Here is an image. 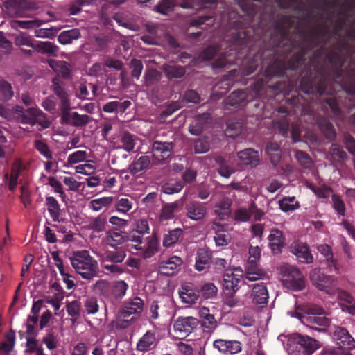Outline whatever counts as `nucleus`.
<instances>
[{
	"mask_svg": "<svg viewBox=\"0 0 355 355\" xmlns=\"http://www.w3.org/2000/svg\"><path fill=\"white\" fill-rule=\"evenodd\" d=\"M214 159L218 166V172L221 176L228 178L234 172L223 156L218 155Z\"/></svg>",
	"mask_w": 355,
	"mask_h": 355,
	"instance_id": "a18cd8bd",
	"label": "nucleus"
},
{
	"mask_svg": "<svg viewBox=\"0 0 355 355\" xmlns=\"http://www.w3.org/2000/svg\"><path fill=\"white\" fill-rule=\"evenodd\" d=\"M128 285L123 280L111 283L110 302L114 303L121 300L125 296Z\"/></svg>",
	"mask_w": 355,
	"mask_h": 355,
	"instance_id": "393cba45",
	"label": "nucleus"
},
{
	"mask_svg": "<svg viewBox=\"0 0 355 355\" xmlns=\"http://www.w3.org/2000/svg\"><path fill=\"white\" fill-rule=\"evenodd\" d=\"M106 239L107 244L113 248H119V245L127 241V233L121 230L113 228L107 232Z\"/></svg>",
	"mask_w": 355,
	"mask_h": 355,
	"instance_id": "b1692460",
	"label": "nucleus"
},
{
	"mask_svg": "<svg viewBox=\"0 0 355 355\" xmlns=\"http://www.w3.org/2000/svg\"><path fill=\"white\" fill-rule=\"evenodd\" d=\"M327 52L322 46L317 49L301 73L300 90L309 98L322 102L324 110L329 107L334 116L340 117L342 111L334 93L342 91L355 99V64L343 69L345 59L343 51L349 52L351 45L338 40Z\"/></svg>",
	"mask_w": 355,
	"mask_h": 355,
	"instance_id": "f257e3e1",
	"label": "nucleus"
},
{
	"mask_svg": "<svg viewBox=\"0 0 355 355\" xmlns=\"http://www.w3.org/2000/svg\"><path fill=\"white\" fill-rule=\"evenodd\" d=\"M107 225L106 216L100 214L96 217H92L89 219L87 228L94 233H101L105 230Z\"/></svg>",
	"mask_w": 355,
	"mask_h": 355,
	"instance_id": "c9c22d12",
	"label": "nucleus"
},
{
	"mask_svg": "<svg viewBox=\"0 0 355 355\" xmlns=\"http://www.w3.org/2000/svg\"><path fill=\"white\" fill-rule=\"evenodd\" d=\"M136 136L130 134L129 132H124L120 139L122 144V148L127 152H130L134 150L135 146Z\"/></svg>",
	"mask_w": 355,
	"mask_h": 355,
	"instance_id": "8fccbe9b",
	"label": "nucleus"
},
{
	"mask_svg": "<svg viewBox=\"0 0 355 355\" xmlns=\"http://www.w3.org/2000/svg\"><path fill=\"white\" fill-rule=\"evenodd\" d=\"M179 295L184 303L195 304L199 298L200 291L192 284L182 285L179 291Z\"/></svg>",
	"mask_w": 355,
	"mask_h": 355,
	"instance_id": "412c9836",
	"label": "nucleus"
},
{
	"mask_svg": "<svg viewBox=\"0 0 355 355\" xmlns=\"http://www.w3.org/2000/svg\"><path fill=\"white\" fill-rule=\"evenodd\" d=\"M248 94L243 90L234 91L226 98L225 103L234 107L244 106L248 101Z\"/></svg>",
	"mask_w": 355,
	"mask_h": 355,
	"instance_id": "c85d7f7f",
	"label": "nucleus"
},
{
	"mask_svg": "<svg viewBox=\"0 0 355 355\" xmlns=\"http://www.w3.org/2000/svg\"><path fill=\"white\" fill-rule=\"evenodd\" d=\"M277 3L281 8H293L297 12L306 10L302 0H277Z\"/></svg>",
	"mask_w": 355,
	"mask_h": 355,
	"instance_id": "de8ad7c7",
	"label": "nucleus"
},
{
	"mask_svg": "<svg viewBox=\"0 0 355 355\" xmlns=\"http://www.w3.org/2000/svg\"><path fill=\"white\" fill-rule=\"evenodd\" d=\"M295 158L299 164L305 168H310L313 164L312 159L309 155L301 150H297L295 151Z\"/></svg>",
	"mask_w": 355,
	"mask_h": 355,
	"instance_id": "bf43d9fd",
	"label": "nucleus"
},
{
	"mask_svg": "<svg viewBox=\"0 0 355 355\" xmlns=\"http://www.w3.org/2000/svg\"><path fill=\"white\" fill-rule=\"evenodd\" d=\"M338 298L340 301L345 302L348 305L347 306V310L348 313H353L355 311V305L354 304V298L347 291H339Z\"/></svg>",
	"mask_w": 355,
	"mask_h": 355,
	"instance_id": "69168bd1",
	"label": "nucleus"
},
{
	"mask_svg": "<svg viewBox=\"0 0 355 355\" xmlns=\"http://www.w3.org/2000/svg\"><path fill=\"white\" fill-rule=\"evenodd\" d=\"M292 252L302 263H311L313 261V257L310 252L309 246L306 243H296L293 247Z\"/></svg>",
	"mask_w": 355,
	"mask_h": 355,
	"instance_id": "bb28decb",
	"label": "nucleus"
},
{
	"mask_svg": "<svg viewBox=\"0 0 355 355\" xmlns=\"http://www.w3.org/2000/svg\"><path fill=\"white\" fill-rule=\"evenodd\" d=\"M293 341L295 349L302 355H311L318 347V342L308 336L299 334L294 335Z\"/></svg>",
	"mask_w": 355,
	"mask_h": 355,
	"instance_id": "f8f14e48",
	"label": "nucleus"
},
{
	"mask_svg": "<svg viewBox=\"0 0 355 355\" xmlns=\"http://www.w3.org/2000/svg\"><path fill=\"white\" fill-rule=\"evenodd\" d=\"M240 282V278L234 273L225 274L223 283L224 293L235 294L239 288V284Z\"/></svg>",
	"mask_w": 355,
	"mask_h": 355,
	"instance_id": "c756f323",
	"label": "nucleus"
},
{
	"mask_svg": "<svg viewBox=\"0 0 355 355\" xmlns=\"http://www.w3.org/2000/svg\"><path fill=\"white\" fill-rule=\"evenodd\" d=\"M59 30L60 28L56 27L36 28L34 30V35L39 38L53 39Z\"/></svg>",
	"mask_w": 355,
	"mask_h": 355,
	"instance_id": "864d4df0",
	"label": "nucleus"
},
{
	"mask_svg": "<svg viewBox=\"0 0 355 355\" xmlns=\"http://www.w3.org/2000/svg\"><path fill=\"white\" fill-rule=\"evenodd\" d=\"M199 320L196 318L178 317L174 323V329L183 336H188L199 325Z\"/></svg>",
	"mask_w": 355,
	"mask_h": 355,
	"instance_id": "4468645a",
	"label": "nucleus"
},
{
	"mask_svg": "<svg viewBox=\"0 0 355 355\" xmlns=\"http://www.w3.org/2000/svg\"><path fill=\"white\" fill-rule=\"evenodd\" d=\"M238 158L241 163L251 168L256 167L260 162L258 151L252 148H246L237 153Z\"/></svg>",
	"mask_w": 355,
	"mask_h": 355,
	"instance_id": "4be33fe9",
	"label": "nucleus"
},
{
	"mask_svg": "<svg viewBox=\"0 0 355 355\" xmlns=\"http://www.w3.org/2000/svg\"><path fill=\"white\" fill-rule=\"evenodd\" d=\"M269 248L274 254H279L286 246V237L282 231L272 228L268 236Z\"/></svg>",
	"mask_w": 355,
	"mask_h": 355,
	"instance_id": "dca6fc26",
	"label": "nucleus"
},
{
	"mask_svg": "<svg viewBox=\"0 0 355 355\" xmlns=\"http://www.w3.org/2000/svg\"><path fill=\"white\" fill-rule=\"evenodd\" d=\"M14 112L18 122L22 124H28L31 126L38 124L43 129L50 126V122L46 115L39 108L31 107L24 109L21 105H16L14 107Z\"/></svg>",
	"mask_w": 355,
	"mask_h": 355,
	"instance_id": "423d86ee",
	"label": "nucleus"
},
{
	"mask_svg": "<svg viewBox=\"0 0 355 355\" xmlns=\"http://www.w3.org/2000/svg\"><path fill=\"white\" fill-rule=\"evenodd\" d=\"M257 266H252L250 264H247L246 266V274L245 279L249 281H256L263 278L266 272L262 270L257 268Z\"/></svg>",
	"mask_w": 355,
	"mask_h": 355,
	"instance_id": "3c124183",
	"label": "nucleus"
},
{
	"mask_svg": "<svg viewBox=\"0 0 355 355\" xmlns=\"http://www.w3.org/2000/svg\"><path fill=\"white\" fill-rule=\"evenodd\" d=\"M308 188L310 189L318 198H327L329 196V194L332 192V189L323 184L322 187H315L312 184L308 185Z\"/></svg>",
	"mask_w": 355,
	"mask_h": 355,
	"instance_id": "0e129e2a",
	"label": "nucleus"
},
{
	"mask_svg": "<svg viewBox=\"0 0 355 355\" xmlns=\"http://www.w3.org/2000/svg\"><path fill=\"white\" fill-rule=\"evenodd\" d=\"M33 49L42 54H47L49 56L56 57L59 47L49 41H39L35 44Z\"/></svg>",
	"mask_w": 355,
	"mask_h": 355,
	"instance_id": "473e14b6",
	"label": "nucleus"
},
{
	"mask_svg": "<svg viewBox=\"0 0 355 355\" xmlns=\"http://www.w3.org/2000/svg\"><path fill=\"white\" fill-rule=\"evenodd\" d=\"M309 279L313 286L318 289L332 294L337 290V279L334 276L327 275L321 271L320 268H314L311 270Z\"/></svg>",
	"mask_w": 355,
	"mask_h": 355,
	"instance_id": "1a4fd4ad",
	"label": "nucleus"
},
{
	"mask_svg": "<svg viewBox=\"0 0 355 355\" xmlns=\"http://www.w3.org/2000/svg\"><path fill=\"white\" fill-rule=\"evenodd\" d=\"M214 348L225 354H236L241 352L242 345L238 340L218 339L213 343Z\"/></svg>",
	"mask_w": 355,
	"mask_h": 355,
	"instance_id": "a211bd4d",
	"label": "nucleus"
},
{
	"mask_svg": "<svg viewBox=\"0 0 355 355\" xmlns=\"http://www.w3.org/2000/svg\"><path fill=\"white\" fill-rule=\"evenodd\" d=\"M210 148L209 141L205 138H199L195 141L194 152L196 154H202L209 151Z\"/></svg>",
	"mask_w": 355,
	"mask_h": 355,
	"instance_id": "774afa93",
	"label": "nucleus"
},
{
	"mask_svg": "<svg viewBox=\"0 0 355 355\" xmlns=\"http://www.w3.org/2000/svg\"><path fill=\"white\" fill-rule=\"evenodd\" d=\"M211 120L208 113H203L196 116L192 123L189 127V132L195 136L200 135L205 128V125Z\"/></svg>",
	"mask_w": 355,
	"mask_h": 355,
	"instance_id": "cd10ccee",
	"label": "nucleus"
},
{
	"mask_svg": "<svg viewBox=\"0 0 355 355\" xmlns=\"http://www.w3.org/2000/svg\"><path fill=\"white\" fill-rule=\"evenodd\" d=\"M199 325L204 333L211 334L218 327L217 321L214 316L199 320Z\"/></svg>",
	"mask_w": 355,
	"mask_h": 355,
	"instance_id": "603ef678",
	"label": "nucleus"
},
{
	"mask_svg": "<svg viewBox=\"0 0 355 355\" xmlns=\"http://www.w3.org/2000/svg\"><path fill=\"white\" fill-rule=\"evenodd\" d=\"M114 200V197H102L92 200L89 202V207L94 211H100L103 207H107Z\"/></svg>",
	"mask_w": 355,
	"mask_h": 355,
	"instance_id": "09e8293b",
	"label": "nucleus"
},
{
	"mask_svg": "<svg viewBox=\"0 0 355 355\" xmlns=\"http://www.w3.org/2000/svg\"><path fill=\"white\" fill-rule=\"evenodd\" d=\"M144 306V301L136 297L121 308L119 311V318H129L132 315H135L137 317L142 312Z\"/></svg>",
	"mask_w": 355,
	"mask_h": 355,
	"instance_id": "f3484780",
	"label": "nucleus"
},
{
	"mask_svg": "<svg viewBox=\"0 0 355 355\" xmlns=\"http://www.w3.org/2000/svg\"><path fill=\"white\" fill-rule=\"evenodd\" d=\"M14 93L11 84L6 80L0 81V96L4 101L10 99Z\"/></svg>",
	"mask_w": 355,
	"mask_h": 355,
	"instance_id": "338daca9",
	"label": "nucleus"
},
{
	"mask_svg": "<svg viewBox=\"0 0 355 355\" xmlns=\"http://www.w3.org/2000/svg\"><path fill=\"white\" fill-rule=\"evenodd\" d=\"M183 187L184 184L181 181L175 182H171L164 184L161 187V191L166 194L171 195L179 193L182 191Z\"/></svg>",
	"mask_w": 355,
	"mask_h": 355,
	"instance_id": "6e6d98bb",
	"label": "nucleus"
},
{
	"mask_svg": "<svg viewBox=\"0 0 355 355\" xmlns=\"http://www.w3.org/2000/svg\"><path fill=\"white\" fill-rule=\"evenodd\" d=\"M150 164V158L147 155H142L129 166V171L132 175L146 170Z\"/></svg>",
	"mask_w": 355,
	"mask_h": 355,
	"instance_id": "e433bc0d",
	"label": "nucleus"
},
{
	"mask_svg": "<svg viewBox=\"0 0 355 355\" xmlns=\"http://www.w3.org/2000/svg\"><path fill=\"white\" fill-rule=\"evenodd\" d=\"M211 252L206 248H199L196 256L195 268L203 271L210 266Z\"/></svg>",
	"mask_w": 355,
	"mask_h": 355,
	"instance_id": "a878e982",
	"label": "nucleus"
},
{
	"mask_svg": "<svg viewBox=\"0 0 355 355\" xmlns=\"http://www.w3.org/2000/svg\"><path fill=\"white\" fill-rule=\"evenodd\" d=\"M187 216L193 220H200L207 214V207L198 201H190L185 205Z\"/></svg>",
	"mask_w": 355,
	"mask_h": 355,
	"instance_id": "6ab92c4d",
	"label": "nucleus"
},
{
	"mask_svg": "<svg viewBox=\"0 0 355 355\" xmlns=\"http://www.w3.org/2000/svg\"><path fill=\"white\" fill-rule=\"evenodd\" d=\"M242 123L240 122H228L225 130V135L230 138L238 136L242 130Z\"/></svg>",
	"mask_w": 355,
	"mask_h": 355,
	"instance_id": "052dcab7",
	"label": "nucleus"
},
{
	"mask_svg": "<svg viewBox=\"0 0 355 355\" xmlns=\"http://www.w3.org/2000/svg\"><path fill=\"white\" fill-rule=\"evenodd\" d=\"M70 260L73 268L83 279L90 280L97 275L98 263L87 250L74 252Z\"/></svg>",
	"mask_w": 355,
	"mask_h": 355,
	"instance_id": "39448f33",
	"label": "nucleus"
},
{
	"mask_svg": "<svg viewBox=\"0 0 355 355\" xmlns=\"http://www.w3.org/2000/svg\"><path fill=\"white\" fill-rule=\"evenodd\" d=\"M111 283L105 279L98 280L94 286L95 293L110 302Z\"/></svg>",
	"mask_w": 355,
	"mask_h": 355,
	"instance_id": "c03bdc74",
	"label": "nucleus"
},
{
	"mask_svg": "<svg viewBox=\"0 0 355 355\" xmlns=\"http://www.w3.org/2000/svg\"><path fill=\"white\" fill-rule=\"evenodd\" d=\"M175 146L173 141L155 140L151 148L153 158L157 162H164L169 159L173 153Z\"/></svg>",
	"mask_w": 355,
	"mask_h": 355,
	"instance_id": "9b49d317",
	"label": "nucleus"
},
{
	"mask_svg": "<svg viewBox=\"0 0 355 355\" xmlns=\"http://www.w3.org/2000/svg\"><path fill=\"white\" fill-rule=\"evenodd\" d=\"M53 87L54 94L60 101L61 123L74 127L86 125L91 121L90 116L80 114L77 112H70L71 103L66 89L60 85L58 80L55 79L53 80Z\"/></svg>",
	"mask_w": 355,
	"mask_h": 355,
	"instance_id": "20e7f679",
	"label": "nucleus"
},
{
	"mask_svg": "<svg viewBox=\"0 0 355 355\" xmlns=\"http://www.w3.org/2000/svg\"><path fill=\"white\" fill-rule=\"evenodd\" d=\"M295 23V17L291 15H282L275 21L271 33V41L286 53L290 58V62L286 64L277 60L269 67L268 72H271L275 67V69L272 73H279L286 66L292 69H300L306 64V56L309 53H314L317 49L322 46L324 47L327 44L328 40L325 38L329 36V30L326 25L313 26L309 32L300 29L297 25L291 35L290 30Z\"/></svg>",
	"mask_w": 355,
	"mask_h": 355,
	"instance_id": "f03ea898",
	"label": "nucleus"
},
{
	"mask_svg": "<svg viewBox=\"0 0 355 355\" xmlns=\"http://www.w3.org/2000/svg\"><path fill=\"white\" fill-rule=\"evenodd\" d=\"M281 270L282 281L284 287L293 291H302L304 288V277L298 268L286 265L282 266Z\"/></svg>",
	"mask_w": 355,
	"mask_h": 355,
	"instance_id": "6e6552de",
	"label": "nucleus"
},
{
	"mask_svg": "<svg viewBox=\"0 0 355 355\" xmlns=\"http://www.w3.org/2000/svg\"><path fill=\"white\" fill-rule=\"evenodd\" d=\"M46 205L48 211L54 222H60V205L58 201L53 196L46 198Z\"/></svg>",
	"mask_w": 355,
	"mask_h": 355,
	"instance_id": "f704fd0d",
	"label": "nucleus"
},
{
	"mask_svg": "<svg viewBox=\"0 0 355 355\" xmlns=\"http://www.w3.org/2000/svg\"><path fill=\"white\" fill-rule=\"evenodd\" d=\"M318 250L324 257L330 271L334 270L338 273L339 271L338 263L337 260L334 259L331 248L327 244H322L318 247Z\"/></svg>",
	"mask_w": 355,
	"mask_h": 355,
	"instance_id": "2f4dec72",
	"label": "nucleus"
},
{
	"mask_svg": "<svg viewBox=\"0 0 355 355\" xmlns=\"http://www.w3.org/2000/svg\"><path fill=\"white\" fill-rule=\"evenodd\" d=\"M159 240L155 234L147 238V242L144 243L143 245L145 247L141 250L144 252V257L145 258H150L157 252Z\"/></svg>",
	"mask_w": 355,
	"mask_h": 355,
	"instance_id": "4c0bfd02",
	"label": "nucleus"
},
{
	"mask_svg": "<svg viewBox=\"0 0 355 355\" xmlns=\"http://www.w3.org/2000/svg\"><path fill=\"white\" fill-rule=\"evenodd\" d=\"M114 249V250H107L106 252L105 259L114 263H122L126 257L125 249L121 247Z\"/></svg>",
	"mask_w": 355,
	"mask_h": 355,
	"instance_id": "37998d69",
	"label": "nucleus"
},
{
	"mask_svg": "<svg viewBox=\"0 0 355 355\" xmlns=\"http://www.w3.org/2000/svg\"><path fill=\"white\" fill-rule=\"evenodd\" d=\"M205 299H213L218 293V288L214 283L209 282L203 285L199 290Z\"/></svg>",
	"mask_w": 355,
	"mask_h": 355,
	"instance_id": "13d9d810",
	"label": "nucleus"
},
{
	"mask_svg": "<svg viewBox=\"0 0 355 355\" xmlns=\"http://www.w3.org/2000/svg\"><path fill=\"white\" fill-rule=\"evenodd\" d=\"M291 101L294 106L301 110L302 114H313V109L311 103L309 100H305L302 96H292Z\"/></svg>",
	"mask_w": 355,
	"mask_h": 355,
	"instance_id": "ea45409f",
	"label": "nucleus"
},
{
	"mask_svg": "<svg viewBox=\"0 0 355 355\" xmlns=\"http://www.w3.org/2000/svg\"><path fill=\"white\" fill-rule=\"evenodd\" d=\"M318 124L320 130L327 139L334 140L336 138V130L329 119L321 117L318 119Z\"/></svg>",
	"mask_w": 355,
	"mask_h": 355,
	"instance_id": "58836bf2",
	"label": "nucleus"
},
{
	"mask_svg": "<svg viewBox=\"0 0 355 355\" xmlns=\"http://www.w3.org/2000/svg\"><path fill=\"white\" fill-rule=\"evenodd\" d=\"M277 60L285 62L286 64L290 62V58L285 51H282L281 47H277L271 41V37L269 40V45L263 49H260L258 53L254 55L253 61L249 64L246 69V74L249 75L254 72L257 68L260 65L261 70H264L265 78H259L255 81L252 86V89L255 92H259L263 89L265 86V79L272 77H280L284 75L287 76L288 71H295L297 69H292L286 66L285 69L282 73H273L275 71L274 67L271 72H268L269 67Z\"/></svg>",
	"mask_w": 355,
	"mask_h": 355,
	"instance_id": "7ed1b4c3",
	"label": "nucleus"
},
{
	"mask_svg": "<svg viewBox=\"0 0 355 355\" xmlns=\"http://www.w3.org/2000/svg\"><path fill=\"white\" fill-rule=\"evenodd\" d=\"M143 235L138 233V232L132 230L129 233H127V241L135 243V248L136 250H142L145 245H143Z\"/></svg>",
	"mask_w": 355,
	"mask_h": 355,
	"instance_id": "680f3d73",
	"label": "nucleus"
},
{
	"mask_svg": "<svg viewBox=\"0 0 355 355\" xmlns=\"http://www.w3.org/2000/svg\"><path fill=\"white\" fill-rule=\"evenodd\" d=\"M175 6H180L184 9L191 8L193 7V2L190 0H182L180 3L177 0H162L156 6L157 12L168 15V12H172Z\"/></svg>",
	"mask_w": 355,
	"mask_h": 355,
	"instance_id": "aec40b11",
	"label": "nucleus"
},
{
	"mask_svg": "<svg viewBox=\"0 0 355 355\" xmlns=\"http://www.w3.org/2000/svg\"><path fill=\"white\" fill-rule=\"evenodd\" d=\"M162 77L159 71L155 69H150L145 74V83L147 86H151L158 83Z\"/></svg>",
	"mask_w": 355,
	"mask_h": 355,
	"instance_id": "e2e57ef3",
	"label": "nucleus"
},
{
	"mask_svg": "<svg viewBox=\"0 0 355 355\" xmlns=\"http://www.w3.org/2000/svg\"><path fill=\"white\" fill-rule=\"evenodd\" d=\"M182 264V258L178 256H172L166 260H162L159 262L158 272L164 276H171L177 272Z\"/></svg>",
	"mask_w": 355,
	"mask_h": 355,
	"instance_id": "2eb2a0df",
	"label": "nucleus"
},
{
	"mask_svg": "<svg viewBox=\"0 0 355 355\" xmlns=\"http://www.w3.org/2000/svg\"><path fill=\"white\" fill-rule=\"evenodd\" d=\"M329 153L332 159L335 162L345 160L347 158V153L342 146L337 144H332L329 149Z\"/></svg>",
	"mask_w": 355,
	"mask_h": 355,
	"instance_id": "5fc2aeb1",
	"label": "nucleus"
},
{
	"mask_svg": "<svg viewBox=\"0 0 355 355\" xmlns=\"http://www.w3.org/2000/svg\"><path fill=\"white\" fill-rule=\"evenodd\" d=\"M254 32L252 27H247L242 30L235 31L232 32V47L238 53H245L246 55L250 54V48L254 39L250 35V31Z\"/></svg>",
	"mask_w": 355,
	"mask_h": 355,
	"instance_id": "9d476101",
	"label": "nucleus"
},
{
	"mask_svg": "<svg viewBox=\"0 0 355 355\" xmlns=\"http://www.w3.org/2000/svg\"><path fill=\"white\" fill-rule=\"evenodd\" d=\"M81 37V33L79 28H75L61 32L58 41L62 45L71 44L73 40H77Z\"/></svg>",
	"mask_w": 355,
	"mask_h": 355,
	"instance_id": "72a5a7b5",
	"label": "nucleus"
},
{
	"mask_svg": "<svg viewBox=\"0 0 355 355\" xmlns=\"http://www.w3.org/2000/svg\"><path fill=\"white\" fill-rule=\"evenodd\" d=\"M266 153L270 157L271 163L277 166L282 157V151L278 144L269 142L266 147Z\"/></svg>",
	"mask_w": 355,
	"mask_h": 355,
	"instance_id": "a19ab883",
	"label": "nucleus"
},
{
	"mask_svg": "<svg viewBox=\"0 0 355 355\" xmlns=\"http://www.w3.org/2000/svg\"><path fill=\"white\" fill-rule=\"evenodd\" d=\"M333 338L340 346L339 349H350L355 347V340L344 327H335Z\"/></svg>",
	"mask_w": 355,
	"mask_h": 355,
	"instance_id": "ddd939ff",
	"label": "nucleus"
},
{
	"mask_svg": "<svg viewBox=\"0 0 355 355\" xmlns=\"http://www.w3.org/2000/svg\"><path fill=\"white\" fill-rule=\"evenodd\" d=\"M268 291L264 283L253 285L251 297L254 304L265 305L268 303Z\"/></svg>",
	"mask_w": 355,
	"mask_h": 355,
	"instance_id": "5701e85b",
	"label": "nucleus"
},
{
	"mask_svg": "<svg viewBox=\"0 0 355 355\" xmlns=\"http://www.w3.org/2000/svg\"><path fill=\"white\" fill-rule=\"evenodd\" d=\"M183 235V230L181 228H175L165 233L163 236L162 243L166 248H170L175 244L179 239Z\"/></svg>",
	"mask_w": 355,
	"mask_h": 355,
	"instance_id": "79ce46f5",
	"label": "nucleus"
},
{
	"mask_svg": "<svg viewBox=\"0 0 355 355\" xmlns=\"http://www.w3.org/2000/svg\"><path fill=\"white\" fill-rule=\"evenodd\" d=\"M296 316L304 325L312 329H317L316 326L324 327L329 324L324 310L313 304L309 306L304 313L296 312Z\"/></svg>",
	"mask_w": 355,
	"mask_h": 355,
	"instance_id": "0eeeda50",
	"label": "nucleus"
},
{
	"mask_svg": "<svg viewBox=\"0 0 355 355\" xmlns=\"http://www.w3.org/2000/svg\"><path fill=\"white\" fill-rule=\"evenodd\" d=\"M156 340L155 332L151 330L147 331L139 340L137 349L143 352L148 351L152 346L156 345Z\"/></svg>",
	"mask_w": 355,
	"mask_h": 355,
	"instance_id": "7c9ffc66",
	"label": "nucleus"
},
{
	"mask_svg": "<svg viewBox=\"0 0 355 355\" xmlns=\"http://www.w3.org/2000/svg\"><path fill=\"white\" fill-rule=\"evenodd\" d=\"M164 72L168 78H180L186 73V69L180 65L167 64L164 67Z\"/></svg>",
	"mask_w": 355,
	"mask_h": 355,
	"instance_id": "49530a36",
	"label": "nucleus"
},
{
	"mask_svg": "<svg viewBox=\"0 0 355 355\" xmlns=\"http://www.w3.org/2000/svg\"><path fill=\"white\" fill-rule=\"evenodd\" d=\"M178 202L166 203L162 209L160 217L162 220H170L174 216V212L178 208Z\"/></svg>",
	"mask_w": 355,
	"mask_h": 355,
	"instance_id": "4d7b16f0",
	"label": "nucleus"
}]
</instances>
